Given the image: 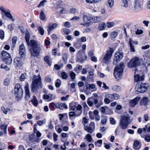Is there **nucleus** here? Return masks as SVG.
Wrapping results in <instances>:
<instances>
[{
    "label": "nucleus",
    "instance_id": "nucleus-56",
    "mask_svg": "<svg viewBox=\"0 0 150 150\" xmlns=\"http://www.w3.org/2000/svg\"><path fill=\"white\" fill-rule=\"evenodd\" d=\"M93 113L91 111H89V116L91 119L93 120L95 118V117L93 116Z\"/></svg>",
    "mask_w": 150,
    "mask_h": 150
},
{
    "label": "nucleus",
    "instance_id": "nucleus-17",
    "mask_svg": "<svg viewBox=\"0 0 150 150\" xmlns=\"http://www.w3.org/2000/svg\"><path fill=\"white\" fill-rule=\"evenodd\" d=\"M102 19L101 16H92L89 17V20L92 22L96 23L100 21Z\"/></svg>",
    "mask_w": 150,
    "mask_h": 150
},
{
    "label": "nucleus",
    "instance_id": "nucleus-14",
    "mask_svg": "<svg viewBox=\"0 0 150 150\" xmlns=\"http://www.w3.org/2000/svg\"><path fill=\"white\" fill-rule=\"evenodd\" d=\"M25 93V98L26 100H28L30 98V95L29 91V85L26 83L24 88Z\"/></svg>",
    "mask_w": 150,
    "mask_h": 150
},
{
    "label": "nucleus",
    "instance_id": "nucleus-25",
    "mask_svg": "<svg viewBox=\"0 0 150 150\" xmlns=\"http://www.w3.org/2000/svg\"><path fill=\"white\" fill-rule=\"evenodd\" d=\"M44 61L49 66H51L52 64V62L50 56H46L44 57Z\"/></svg>",
    "mask_w": 150,
    "mask_h": 150
},
{
    "label": "nucleus",
    "instance_id": "nucleus-21",
    "mask_svg": "<svg viewBox=\"0 0 150 150\" xmlns=\"http://www.w3.org/2000/svg\"><path fill=\"white\" fill-rule=\"evenodd\" d=\"M105 97L108 98L112 100H117L119 98V95L116 94H108L105 95Z\"/></svg>",
    "mask_w": 150,
    "mask_h": 150
},
{
    "label": "nucleus",
    "instance_id": "nucleus-5",
    "mask_svg": "<svg viewBox=\"0 0 150 150\" xmlns=\"http://www.w3.org/2000/svg\"><path fill=\"white\" fill-rule=\"evenodd\" d=\"M23 91L21 85L19 83L16 84L14 89V95L17 100L21 99L22 97Z\"/></svg>",
    "mask_w": 150,
    "mask_h": 150
},
{
    "label": "nucleus",
    "instance_id": "nucleus-60",
    "mask_svg": "<svg viewBox=\"0 0 150 150\" xmlns=\"http://www.w3.org/2000/svg\"><path fill=\"white\" fill-rule=\"evenodd\" d=\"M98 0H86V1L88 3H92L95 2H97Z\"/></svg>",
    "mask_w": 150,
    "mask_h": 150
},
{
    "label": "nucleus",
    "instance_id": "nucleus-10",
    "mask_svg": "<svg viewBox=\"0 0 150 150\" xmlns=\"http://www.w3.org/2000/svg\"><path fill=\"white\" fill-rule=\"evenodd\" d=\"M141 61V60L138 57H135L130 60L128 64V66L130 68L135 67L136 66L140 65Z\"/></svg>",
    "mask_w": 150,
    "mask_h": 150
},
{
    "label": "nucleus",
    "instance_id": "nucleus-33",
    "mask_svg": "<svg viewBox=\"0 0 150 150\" xmlns=\"http://www.w3.org/2000/svg\"><path fill=\"white\" fill-rule=\"evenodd\" d=\"M76 108L77 110L79 111V112L78 113H76V116H78L82 113V107L81 105H78L76 106Z\"/></svg>",
    "mask_w": 150,
    "mask_h": 150
},
{
    "label": "nucleus",
    "instance_id": "nucleus-42",
    "mask_svg": "<svg viewBox=\"0 0 150 150\" xmlns=\"http://www.w3.org/2000/svg\"><path fill=\"white\" fill-rule=\"evenodd\" d=\"M10 79L8 78L5 79L4 82V84L5 86H8L10 84Z\"/></svg>",
    "mask_w": 150,
    "mask_h": 150
},
{
    "label": "nucleus",
    "instance_id": "nucleus-46",
    "mask_svg": "<svg viewBox=\"0 0 150 150\" xmlns=\"http://www.w3.org/2000/svg\"><path fill=\"white\" fill-rule=\"evenodd\" d=\"M91 98H88L87 100V102L88 104V105L89 106H90V107H92L93 106L94 103L92 101H91Z\"/></svg>",
    "mask_w": 150,
    "mask_h": 150
},
{
    "label": "nucleus",
    "instance_id": "nucleus-20",
    "mask_svg": "<svg viewBox=\"0 0 150 150\" xmlns=\"http://www.w3.org/2000/svg\"><path fill=\"white\" fill-rule=\"evenodd\" d=\"M133 148L135 150H139L141 146V144L139 141L136 140H134Z\"/></svg>",
    "mask_w": 150,
    "mask_h": 150
},
{
    "label": "nucleus",
    "instance_id": "nucleus-16",
    "mask_svg": "<svg viewBox=\"0 0 150 150\" xmlns=\"http://www.w3.org/2000/svg\"><path fill=\"white\" fill-rule=\"evenodd\" d=\"M100 110L102 112L105 113L106 114L110 115L112 113V110L108 108H105L104 107H102L100 108Z\"/></svg>",
    "mask_w": 150,
    "mask_h": 150
},
{
    "label": "nucleus",
    "instance_id": "nucleus-34",
    "mask_svg": "<svg viewBox=\"0 0 150 150\" xmlns=\"http://www.w3.org/2000/svg\"><path fill=\"white\" fill-rule=\"evenodd\" d=\"M40 17V19L42 20H44L46 19V16L43 10H41V11Z\"/></svg>",
    "mask_w": 150,
    "mask_h": 150
},
{
    "label": "nucleus",
    "instance_id": "nucleus-40",
    "mask_svg": "<svg viewBox=\"0 0 150 150\" xmlns=\"http://www.w3.org/2000/svg\"><path fill=\"white\" fill-rule=\"evenodd\" d=\"M106 28V25L105 23H103L99 25V30H104Z\"/></svg>",
    "mask_w": 150,
    "mask_h": 150
},
{
    "label": "nucleus",
    "instance_id": "nucleus-55",
    "mask_svg": "<svg viewBox=\"0 0 150 150\" xmlns=\"http://www.w3.org/2000/svg\"><path fill=\"white\" fill-rule=\"evenodd\" d=\"M30 140L32 142H40L39 139L36 138L33 139L31 137H30Z\"/></svg>",
    "mask_w": 150,
    "mask_h": 150
},
{
    "label": "nucleus",
    "instance_id": "nucleus-27",
    "mask_svg": "<svg viewBox=\"0 0 150 150\" xmlns=\"http://www.w3.org/2000/svg\"><path fill=\"white\" fill-rule=\"evenodd\" d=\"M58 108L61 110H63L64 109H67V106L65 103H58Z\"/></svg>",
    "mask_w": 150,
    "mask_h": 150
},
{
    "label": "nucleus",
    "instance_id": "nucleus-39",
    "mask_svg": "<svg viewBox=\"0 0 150 150\" xmlns=\"http://www.w3.org/2000/svg\"><path fill=\"white\" fill-rule=\"evenodd\" d=\"M62 59L65 62V64H66L67 62V59L68 58V56L67 54L65 53L63 54L62 55Z\"/></svg>",
    "mask_w": 150,
    "mask_h": 150
},
{
    "label": "nucleus",
    "instance_id": "nucleus-59",
    "mask_svg": "<svg viewBox=\"0 0 150 150\" xmlns=\"http://www.w3.org/2000/svg\"><path fill=\"white\" fill-rule=\"evenodd\" d=\"M108 2L110 7H112L114 4V0H108Z\"/></svg>",
    "mask_w": 150,
    "mask_h": 150
},
{
    "label": "nucleus",
    "instance_id": "nucleus-31",
    "mask_svg": "<svg viewBox=\"0 0 150 150\" xmlns=\"http://www.w3.org/2000/svg\"><path fill=\"white\" fill-rule=\"evenodd\" d=\"M35 106H37L38 104V101L35 96H33V98L30 101Z\"/></svg>",
    "mask_w": 150,
    "mask_h": 150
},
{
    "label": "nucleus",
    "instance_id": "nucleus-18",
    "mask_svg": "<svg viewBox=\"0 0 150 150\" xmlns=\"http://www.w3.org/2000/svg\"><path fill=\"white\" fill-rule=\"evenodd\" d=\"M93 103L96 107L97 108H99L103 104L102 99L100 98L99 100L96 98L93 99Z\"/></svg>",
    "mask_w": 150,
    "mask_h": 150
},
{
    "label": "nucleus",
    "instance_id": "nucleus-29",
    "mask_svg": "<svg viewBox=\"0 0 150 150\" xmlns=\"http://www.w3.org/2000/svg\"><path fill=\"white\" fill-rule=\"evenodd\" d=\"M4 14L8 18L11 19L12 21H14L15 20L14 18H13L10 13L8 11H5Z\"/></svg>",
    "mask_w": 150,
    "mask_h": 150
},
{
    "label": "nucleus",
    "instance_id": "nucleus-64",
    "mask_svg": "<svg viewBox=\"0 0 150 150\" xmlns=\"http://www.w3.org/2000/svg\"><path fill=\"white\" fill-rule=\"evenodd\" d=\"M63 31L64 33L67 35L69 34L70 32V30L69 29L66 28L63 29Z\"/></svg>",
    "mask_w": 150,
    "mask_h": 150
},
{
    "label": "nucleus",
    "instance_id": "nucleus-48",
    "mask_svg": "<svg viewBox=\"0 0 150 150\" xmlns=\"http://www.w3.org/2000/svg\"><path fill=\"white\" fill-rule=\"evenodd\" d=\"M61 80L59 79H57L56 81L55 85L56 87H59L61 85Z\"/></svg>",
    "mask_w": 150,
    "mask_h": 150
},
{
    "label": "nucleus",
    "instance_id": "nucleus-47",
    "mask_svg": "<svg viewBox=\"0 0 150 150\" xmlns=\"http://www.w3.org/2000/svg\"><path fill=\"white\" fill-rule=\"evenodd\" d=\"M38 30L39 33L41 35H43L44 34V31L42 27L40 26L38 28Z\"/></svg>",
    "mask_w": 150,
    "mask_h": 150
},
{
    "label": "nucleus",
    "instance_id": "nucleus-37",
    "mask_svg": "<svg viewBox=\"0 0 150 150\" xmlns=\"http://www.w3.org/2000/svg\"><path fill=\"white\" fill-rule=\"evenodd\" d=\"M129 45L130 46V51L131 52H135V49L134 48V46L132 45V41L131 39L130 40V41L129 42Z\"/></svg>",
    "mask_w": 150,
    "mask_h": 150
},
{
    "label": "nucleus",
    "instance_id": "nucleus-44",
    "mask_svg": "<svg viewBox=\"0 0 150 150\" xmlns=\"http://www.w3.org/2000/svg\"><path fill=\"white\" fill-rule=\"evenodd\" d=\"M69 118L72 120V117L76 116V114L74 112L71 111L69 112Z\"/></svg>",
    "mask_w": 150,
    "mask_h": 150
},
{
    "label": "nucleus",
    "instance_id": "nucleus-45",
    "mask_svg": "<svg viewBox=\"0 0 150 150\" xmlns=\"http://www.w3.org/2000/svg\"><path fill=\"white\" fill-rule=\"evenodd\" d=\"M71 78L72 81L74 80L76 77V74L73 72H71L70 74Z\"/></svg>",
    "mask_w": 150,
    "mask_h": 150
},
{
    "label": "nucleus",
    "instance_id": "nucleus-4",
    "mask_svg": "<svg viewBox=\"0 0 150 150\" xmlns=\"http://www.w3.org/2000/svg\"><path fill=\"white\" fill-rule=\"evenodd\" d=\"M40 79L41 78L39 75H38V76H34L31 86V90L32 92L35 91L38 88L41 87Z\"/></svg>",
    "mask_w": 150,
    "mask_h": 150
},
{
    "label": "nucleus",
    "instance_id": "nucleus-35",
    "mask_svg": "<svg viewBox=\"0 0 150 150\" xmlns=\"http://www.w3.org/2000/svg\"><path fill=\"white\" fill-rule=\"evenodd\" d=\"M84 129L86 131L89 133H91L94 131V129L92 128L91 127H89L87 126L84 127Z\"/></svg>",
    "mask_w": 150,
    "mask_h": 150
},
{
    "label": "nucleus",
    "instance_id": "nucleus-63",
    "mask_svg": "<svg viewBox=\"0 0 150 150\" xmlns=\"http://www.w3.org/2000/svg\"><path fill=\"white\" fill-rule=\"evenodd\" d=\"M144 139L147 142L150 141V135H146L144 138Z\"/></svg>",
    "mask_w": 150,
    "mask_h": 150
},
{
    "label": "nucleus",
    "instance_id": "nucleus-7",
    "mask_svg": "<svg viewBox=\"0 0 150 150\" xmlns=\"http://www.w3.org/2000/svg\"><path fill=\"white\" fill-rule=\"evenodd\" d=\"M149 85L147 83H141V84L137 83L136 85L135 92L137 93H144L148 88Z\"/></svg>",
    "mask_w": 150,
    "mask_h": 150
},
{
    "label": "nucleus",
    "instance_id": "nucleus-49",
    "mask_svg": "<svg viewBox=\"0 0 150 150\" xmlns=\"http://www.w3.org/2000/svg\"><path fill=\"white\" fill-rule=\"evenodd\" d=\"M102 142V140H99L96 142H95V144L96 146L100 147L101 146Z\"/></svg>",
    "mask_w": 150,
    "mask_h": 150
},
{
    "label": "nucleus",
    "instance_id": "nucleus-19",
    "mask_svg": "<svg viewBox=\"0 0 150 150\" xmlns=\"http://www.w3.org/2000/svg\"><path fill=\"white\" fill-rule=\"evenodd\" d=\"M22 61L20 58L16 57L14 60V64L15 66L17 67H21L22 65Z\"/></svg>",
    "mask_w": 150,
    "mask_h": 150
},
{
    "label": "nucleus",
    "instance_id": "nucleus-13",
    "mask_svg": "<svg viewBox=\"0 0 150 150\" xmlns=\"http://www.w3.org/2000/svg\"><path fill=\"white\" fill-rule=\"evenodd\" d=\"M26 53L25 47L23 44H21L19 46V54L21 57H25Z\"/></svg>",
    "mask_w": 150,
    "mask_h": 150
},
{
    "label": "nucleus",
    "instance_id": "nucleus-32",
    "mask_svg": "<svg viewBox=\"0 0 150 150\" xmlns=\"http://www.w3.org/2000/svg\"><path fill=\"white\" fill-rule=\"evenodd\" d=\"M121 6L125 8L129 7L128 1L127 0H122L121 1Z\"/></svg>",
    "mask_w": 150,
    "mask_h": 150
},
{
    "label": "nucleus",
    "instance_id": "nucleus-15",
    "mask_svg": "<svg viewBox=\"0 0 150 150\" xmlns=\"http://www.w3.org/2000/svg\"><path fill=\"white\" fill-rule=\"evenodd\" d=\"M140 97H137L134 99L130 100L129 102L130 106L132 107H134L138 103V102H139L140 100Z\"/></svg>",
    "mask_w": 150,
    "mask_h": 150
},
{
    "label": "nucleus",
    "instance_id": "nucleus-6",
    "mask_svg": "<svg viewBox=\"0 0 150 150\" xmlns=\"http://www.w3.org/2000/svg\"><path fill=\"white\" fill-rule=\"evenodd\" d=\"M142 6L143 3L141 1L136 0L130 5H129V8L130 10L137 11L141 10Z\"/></svg>",
    "mask_w": 150,
    "mask_h": 150
},
{
    "label": "nucleus",
    "instance_id": "nucleus-24",
    "mask_svg": "<svg viewBox=\"0 0 150 150\" xmlns=\"http://www.w3.org/2000/svg\"><path fill=\"white\" fill-rule=\"evenodd\" d=\"M37 124H35L34 126V132L36 133V137L38 138L41 137V134L39 131H38L37 129Z\"/></svg>",
    "mask_w": 150,
    "mask_h": 150
},
{
    "label": "nucleus",
    "instance_id": "nucleus-62",
    "mask_svg": "<svg viewBox=\"0 0 150 150\" xmlns=\"http://www.w3.org/2000/svg\"><path fill=\"white\" fill-rule=\"evenodd\" d=\"M110 123L112 125H115L116 123L113 117H110Z\"/></svg>",
    "mask_w": 150,
    "mask_h": 150
},
{
    "label": "nucleus",
    "instance_id": "nucleus-12",
    "mask_svg": "<svg viewBox=\"0 0 150 150\" xmlns=\"http://www.w3.org/2000/svg\"><path fill=\"white\" fill-rule=\"evenodd\" d=\"M57 24L56 23H50L48 24L47 26V31L49 34H50L51 31L56 28Z\"/></svg>",
    "mask_w": 150,
    "mask_h": 150
},
{
    "label": "nucleus",
    "instance_id": "nucleus-52",
    "mask_svg": "<svg viewBox=\"0 0 150 150\" xmlns=\"http://www.w3.org/2000/svg\"><path fill=\"white\" fill-rule=\"evenodd\" d=\"M1 67L2 69H4L6 71H8L9 70V68L6 65L2 64L1 65Z\"/></svg>",
    "mask_w": 150,
    "mask_h": 150
},
{
    "label": "nucleus",
    "instance_id": "nucleus-11",
    "mask_svg": "<svg viewBox=\"0 0 150 150\" xmlns=\"http://www.w3.org/2000/svg\"><path fill=\"white\" fill-rule=\"evenodd\" d=\"M123 52H117L115 54V56L114 58L113 64L116 65L117 62H119L123 57Z\"/></svg>",
    "mask_w": 150,
    "mask_h": 150
},
{
    "label": "nucleus",
    "instance_id": "nucleus-26",
    "mask_svg": "<svg viewBox=\"0 0 150 150\" xmlns=\"http://www.w3.org/2000/svg\"><path fill=\"white\" fill-rule=\"evenodd\" d=\"M52 96L53 95L52 94H50L49 95L44 94L43 95V97L45 99L47 100V101H50L52 100Z\"/></svg>",
    "mask_w": 150,
    "mask_h": 150
},
{
    "label": "nucleus",
    "instance_id": "nucleus-36",
    "mask_svg": "<svg viewBox=\"0 0 150 150\" xmlns=\"http://www.w3.org/2000/svg\"><path fill=\"white\" fill-rule=\"evenodd\" d=\"M69 12L70 13L74 15H75L76 13H78V11L77 9L74 8H70L69 10Z\"/></svg>",
    "mask_w": 150,
    "mask_h": 150
},
{
    "label": "nucleus",
    "instance_id": "nucleus-22",
    "mask_svg": "<svg viewBox=\"0 0 150 150\" xmlns=\"http://www.w3.org/2000/svg\"><path fill=\"white\" fill-rule=\"evenodd\" d=\"M137 71V69L135 70V74H134V80L135 81H142L144 80V78L143 76H140L139 75L137 74H136V71Z\"/></svg>",
    "mask_w": 150,
    "mask_h": 150
},
{
    "label": "nucleus",
    "instance_id": "nucleus-3",
    "mask_svg": "<svg viewBox=\"0 0 150 150\" xmlns=\"http://www.w3.org/2000/svg\"><path fill=\"white\" fill-rule=\"evenodd\" d=\"M124 65L122 62H120L119 65L115 67L114 69V74L115 78L117 80H119L122 76Z\"/></svg>",
    "mask_w": 150,
    "mask_h": 150
},
{
    "label": "nucleus",
    "instance_id": "nucleus-2",
    "mask_svg": "<svg viewBox=\"0 0 150 150\" xmlns=\"http://www.w3.org/2000/svg\"><path fill=\"white\" fill-rule=\"evenodd\" d=\"M131 122L130 117L128 114H124L121 116L120 126L122 129H127Z\"/></svg>",
    "mask_w": 150,
    "mask_h": 150
},
{
    "label": "nucleus",
    "instance_id": "nucleus-30",
    "mask_svg": "<svg viewBox=\"0 0 150 150\" xmlns=\"http://www.w3.org/2000/svg\"><path fill=\"white\" fill-rule=\"evenodd\" d=\"M112 89L113 91L118 92L121 90V88L118 85H115L112 87Z\"/></svg>",
    "mask_w": 150,
    "mask_h": 150
},
{
    "label": "nucleus",
    "instance_id": "nucleus-41",
    "mask_svg": "<svg viewBox=\"0 0 150 150\" xmlns=\"http://www.w3.org/2000/svg\"><path fill=\"white\" fill-rule=\"evenodd\" d=\"M1 109L3 112L5 114H6L8 112L10 111V110L8 108H6V109L5 110V108L4 106H2L1 108Z\"/></svg>",
    "mask_w": 150,
    "mask_h": 150
},
{
    "label": "nucleus",
    "instance_id": "nucleus-1",
    "mask_svg": "<svg viewBox=\"0 0 150 150\" xmlns=\"http://www.w3.org/2000/svg\"><path fill=\"white\" fill-rule=\"evenodd\" d=\"M30 38L29 33L26 29L25 38L27 45L30 47L29 50L31 55L32 56H37L42 50V46L35 40H31L29 41Z\"/></svg>",
    "mask_w": 150,
    "mask_h": 150
},
{
    "label": "nucleus",
    "instance_id": "nucleus-43",
    "mask_svg": "<svg viewBox=\"0 0 150 150\" xmlns=\"http://www.w3.org/2000/svg\"><path fill=\"white\" fill-rule=\"evenodd\" d=\"M82 122L83 125L85 126V125L88 122V119H87L86 117H83L82 119Z\"/></svg>",
    "mask_w": 150,
    "mask_h": 150
},
{
    "label": "nucleus",
    "instance_id": "nucleus-54",
    "mask_svg": "<svg viewBox=\"0 0 150 150\" xmlns=\"http://www.w3.org/2000/svg\"><path fill=\"white\" fill-rule=\"evenodd\" d=\"M114 25V23L113 22H108L106 24V26L108 28H111Z\"/></svg>",
    "mask_w": 150,
    "mask_h": 150
},
{
    "label": "nucleus",
    "instance_id": "nucleus-50",
    "mask_svg": "<svg viewBox=\"0 0 150 150\" xmlns=\"http://www.w3.org/2000/svg\"><path fill=\"white\" fill-rule=\"evenodd\" d=\"M86 137L88 142H91L92 139L90 134H88L86 135Z\"/></svg>",
    "mask_w": 150,
    "mask_h": 150
},
{
    "label": "nucleus",
    "instance_id": "nucleus-28",
    "mask_svg": "<svg viewBox=\"0 0 150 150\" xmlns=\"http://www.w3.org/2000/svg\"><path fill=\"white\" fill-rule=\"evenodd\" d=\"M7 125L5 124H0V129L2 130H3V132L4 134L7 132Z\"/></svg>",
    "mask_w": 150,
    "mask_h": 150
},
{
    "label": "nucleus",
    "instance_id": "nucleus-23",
    "mask_svg": "<svg viewBox=\"0 0 150 150\" xmlns=\"http://www.w3.org/2000/svg\"><path fill=\"white\" fill-rule=\"evenodd\" d=\"M149 102L148 98L146 97H143L141 100L140 103L142 105H146Z\"/></svg>",
    "mask_w": 150,
    "mask_h": 150
},
{
    "label": "nucleus",
    "instance_id": "nucleus-38",
    "mask_svg": "<svg viewBox=\"0 0 150 150\" xmlns=\"http://www.w3.org/2000/svg\"><path fill=\"white\" fill-rule=\"evenodd\" d=\"M27 76V74L26 73H23L22 74L19 78V80L21 81H23L26 78Z\"/></svg>",
    "mask_w": 150,
    "mask_h": 150
},
{
    "label": "nucleus",
    "instance_id": "nucleus-53",
    "mask_svg": "<svg viewBox=\"0 0 150 150\" xmlns=\"http://www.w3.org/2000/svg\"><path fill=\"white\" fill-rule=\"evenodd\" d=\"M4 31L2 30L0 31V38L1 40L4 39Z\"/></svg>",
    "mask_w": 150,
    "mask_h": 150
},
{
    "label": "nucleus",
    "instance_id": "nucleus-57",
    "mask_svg": "<svg viewBox=\"0 0 150 150\" xmlns=\"http://www.w3.org/2000/svg\"><path fill=\"white\" fill-rule=\"evenodd\" d=\"M89 89H94L95 90H96L97 89L95 85L93 84H89Z\"/></svg>",
    "mask_w": 150,
    "mask_h": 150
},
{
    "label": "nucleus",
    "instance_id": "nucleus-8",
    "mask_svg": "<svg viewBox=\"0 0 150 150\" xmlns=\"http://www.w3.org/2000/svg\"><path fill=\"white\" fill-rule=\"evenodd\" d=\"M114 51L112 48L110 47L107 50V53L104 55L103 62L105 64H108L110 61L111 57Z\"/></svg>",
    "mask_w": 150,
    "mask_h": 150
},
{
    "label": "nucleus",
    "instance_id": "nucleus-9",
    "mask_svg": "<svg viewBox=\"0 0 150 150\" xmlns=\"http://www.w3.org/2000/svg\"><path fill=\"white\" fill-rule=\"evenodd\" d=\"M1 57L4 59L6 64H9L12 61V59L9 53L4 50H3L1 52Z\"/></svg>",
    "mask_w": 150,
    "mask_h": 150
},
{
    "label": "nucleus",
    "instance_id": "nucleus-61",
    "mask_svg": "<svg viewBox=\"0 0 150 150\" xmlns=\"http://www.w3.org/2000/svg\"><path fill=\"white\" fill-rule=\"evenodd\" d=\"M61 76L62 78L64 79H66L68 77L67 74L64 72L62 73Z\"/></svg>",
    "mask_w": 150,
    "mask_h": 150
},
{
    "label": "nucleus",
    "instance_id": "nucleus-58",
    "mask_svg": "<svg viewBox=\"0 0 150 150\" xmlns=\"http://www.w3.org/2000/svg\"><path fill=\"white\" fill-rule=\"evenodd\" d=\"M55 103L53 102L50 103L49 105L50 108L53 109H55Z\"/></svg>",
    "mask_w": 150,
    "mask_h": 150
},
{
    "label": "nucleus",
    "instance_id": "nucleus-51",
    "mask_svg": "<svg viewBox=\"0 0 150 150\" xmlns=\"http://www.w3.org/2000/svg\"><path fill=\"white\" fill-rule=\"evenodd\" d=\"M117 35V33L115 31L112 32L110 34L111 37L112 38H114L116 37Z\"/></svg>",
    "mask_w": 150,
    "mask_h": 150
}]
</instances>
